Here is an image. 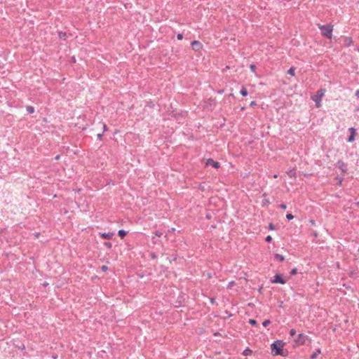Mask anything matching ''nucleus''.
<instances>
[{"instance_id": "39448f33", "label": "nucleus", "mask_w": 359, "mask_h": 359, "mask_svg": "<svg viewBox=\"0 0 359 359\" xmlns=\"http://www.w3.org/2000/svg\"><path fill=\"white\" fill-rule=\"evenodd\" d=\"M206 166H212L215 168H219L220 165L218 162L214 161L212 158H208L206 160L205 163Z\"/></svg>"}, {"instance_id": "2f4dec72", "label": "nucleus", "mask_w": 359, "mask_h": 359, "mask_svg": "<svg viewBox=\"0 0 359 359\" xmlns=\"http://www.w3.org/2000/svg\"><path fill=\"white\" fill-rule=\"evenodd\" d=\"M354 140V135L352 134L349 137H348V142H352Z\"/></svg>"}, {"instance_id": "49530a36", "label": "nucleus", "mask_w": 359, "mask_h": 359, "mask_svg": "<svg viewBox=\"0 0 359 359\" xmlns=\"http://www.w3.org/2000/svg\"><path fill=\"white\" fill-rule=\"evenodd\" d=\"M269 203V201L268 200H265V203H264V204H265V203Z\"/></svg>"}, {"instance_id": "f257e3e1", "label": "nucleus", "mask_w": 359, "mask_h": 359, "mask_svg": "<svg viewBox=\"0 0 359 359\" xmlns=\"http://www.w3.org/2000/svg\"><path fill=\"white\" fill-rule=\"evenodd\" d=\"M284 343L282 341L278 340L271 344V353L273 355H283V348Z\"/></svg>"}, {"instance_id": "8fccbe9b", "label": "nucleus", "mask_w": 359, "mask_h": 359, "mask_svg": "<svg viewBox=\"0 0 359 359\" xmlns=\"http://www.w3.org/2000/svg\"><path fill=\"white\" fill-rule=\"evenodd\" d=\"M358 251L359 252V248H358Z\"/></svg>"}, {"instance_id": "3c124183", "label": "nucleus", "mask_w": 359, "mask_h": 359, "mask_svg": "<svg viewBox=\"0 0 359 359\" xmlns=\"http://www.w3.org/2000/svg\"><path fill=\"white\" fill-rule=\"evenodd\" d=\"M358 51H359V48H358Z\"/></svg>"}, {"instance_id": "cd10ccee", "label": "nucleus", "mask_w": 359, "mask_h": 359, "mask_svg": "<svg viewBox=\"0 0 359 359\" xmlns=\"http://www.w3.org/2000/svg\"><path fill=\"white\" fill-rule=\"evenodd\" d=\"M177 38L178 40H181L183 39V35L182 34H178Z\"/></svg>"}, {"instance_id": "09e8293b", "label": "nucleus", "mask_w": 359, "mask_h": 359, "mask_svg": "<svg viewBox=\"0 0 359 359\" xmlns=\"http://www.w3.org/2000/svg\"><path fill=\"white\" fill-rule=\"evenodd\" d=\"M35 236H36V238H38L39 237V233H36Z\"/></svg>"}, {"instance_id": "5701e85b", "label": "nucleus", "mask_w": 359, "mask_h": 359, "mask_svg": "<svg viewBox=\"0 0 359 359\" xmlns=\"http://www.w3.org/2000/svg\"><path fill=\"white\" fill-rule=\"evenodd\" d=\"M286 218H287V219L290 220V219H292L294 218V216H293L292 214L288 213V214H287V215H286Z\"/></svg>"}, {"instance_id": "b1692460", "label": "nucleus", "mask_w": 359, "mask_h": 359, "mask_svg": "<svg viewBox=\"0 0 359 359\" xmlns=\"http://www.w3.org/2000/svg\"><path fill=\"white\" fill-rule=\"evenodd\" d=\"M104 245L107 248H111V243H109V242H106L104 243Z\"/></svg>"}, {"instance_id": "f3484780", "label": "nucleus", "mask_w": 359, "mask_h": 359, "mask_svg": "<svg viewBox=\"0 0 359 359\" xmlns=\"http://www.w3.org/2000/svg\"><path fill=\"white\" fill-rule=\"evenodd\" d=\"M251 353H252V350H250V348H246L243 352V354L244 355H251Z\"/></svg>"}, {"instance_id": "9d476101", "label": "nucleus", "mask_w": 359, "mask_h": 359, "mask_svg": "<svg viewBox=\"0 0 359 359\" xmlns=\"http://www.w3.org/2000/svg\"><path fill=\"white\" fill-rule=\"evenodd\" d=\"M337 165L341 170H342L343 171L346 170V165L343 161H339L337 162Z\"/></svg>"}, {"instance_id": "c03bdc74", "label": "nucleus", "mask_w": 359, "mask_h": 359, "mask_svg": "<svg viewBox=\"0 0 359 359\" xmlns=\"http://www.w3.org/2000/svg\"><path fill=\"white\" fill-rule=\"evenodd\" d=\"M43 285V286H47L48 285V283H44Z\"/></svg>"}, {"instance_id": "a19ab883", "label": "nucleus", "mask_w": 359, "mask_h": 359, "mask_svg": "<svg viewBox=\"0 0 359 359\" xmlns=\"http://www.w3.org/2000/svg\"><path fill=\"white\" fill-rule=\"evenodd\" d=\"M72 62H76V59H75L74 57H72Z\"/></svg>"}, {"instance_id": "4c0bfd02", "label": "nucleus", "mask_w": 359, "mask_h": 359, "mask_svg": "<svg viewBox=\"0 0 359 359\" xmlns=\"http://www.w3.org/2000/svg\"><path fill=\"white\" fill-rule=\"evenodd\" d=\"M356 97H359V90H357L355 92Z\"/></svg>"}, {"instance_id": "f704fd0d", "label": "nucleus", "mask_w": 359, "mask_h": 359, "mask_svg": "<svg viewBox=\"0 0 359 359\" xmlns=\"http://www.w3.org/2000/svg\"><path fill=\"white\" fill-rule=\"evenodd\" d=\"M256 104H256V102H255V101H252V102H250V107H254V106H255Z\"/></svg>"}, {"instance_id": "9b49d317", "label": "nucleus", "mask_w": 359, "mask_h": 359, "mask_svg": "<svg viewBox=\"0 0 359 359\" xmlns=\"http://www.w3.org/2000/svg\"><path fill=\"white\" fill-rule=\"evenodd\" d=\"M321 353V351L320 349H317L316 352H314L311 355V359H316L317 358V356Z\"/></svg>"}, {"instance_id": "37998d69", "label": "nucleus", "mask_w": 359, "mask_h": 359, "mask_svg": "<svg viewBox=\"0 0 359 359\" xmlns=\"http://www.w3.org/2000/svg\"><path fill=\"white\" fill-rule=\"evenodd\" d=\"M59 158H60V156L59 155L55 156V159H59Z\"/></svg>"}, {"instance_id": "58836bf2", "label": "nucleus", "mask_w": 359, "mask_h": 359, "mask_svg": "<svg viewBox=\"0 0 359 359\" xmlns=\"http://www.w3.org/2000/svg\"><path fill=\"white\" fill-rule=\"evenodd\" d=\"M310 223L312 224V225H315V222L313 220H311L310 221Z\"/></svg>"}, {"instance_id": "6ab92c4d", "label": "nucleus", "mask_w": 359, "mask_h": 359, "mask_svg": "<svg viewBox=\"0 0 359 359\" xmlns=\"http://www.w3.org/2000/svg\"><path fill=\"white\" fill-rule=\"evenodd\" d=\"M27 111L29 113V114H32L34 111V109L33 107L32 106H28L27 107Z\"/></svg>"}, {"instance_id": "de8ad7c7", "label": "nucleus", "mask_w": 359, "mask_h": 359, "mask_svg": "<svg viewBox=\"0 0 359 359\" xmlns=\"http://www.w3.org/2000/svg\"><path fill=\"white\" fill-rule=\"evenodd\" d=\"M355 205L359 206V202L356 203Z\"/></svg>"}, {"instance_id": "a18cd8bd", "label": "nucleus", "mask_w": 359, "mask_h": 359, "mask_svg": "<svg viewBox=\"0 0 359 359\" xmlns=\"http://www.w3.org/2000/svg\"><path fill=\"white\" fill-rule=\"evenodd\" d=\"M277 177H278V175L276 174L273 175V178H277Z\"/></svg>"}, {"instance_id": "a211bd4d", "label": "nucleus", "mask_w": 359, "mask_h": 359, "mask_svg": "<svg viewBox=\"0 0 359 359\" xmlns=\"http://www.w3.org/2000/svg\"><path fill=\"white\" fill-rule=\"evenodd\" d=\"M241 94L243 96H247L248 95V91L245 88L243 87L241 90Z\"/></svg>"}, {"instance_id": "f03ea898", "label": "nucleus", "mask_w": 359, "mask_h": 359, "mask_svg": "<svg viewBox=\"0 0 359 359\" xmlns=\"http://www.w3.org/2000/svg\"><path fill=\"white\" fill-rule=\"evenodd\" d=\"M319 29L321 30V33L323 36L328 39H332V33L333 31V26L330 25H318Z\"/></svg>"}, {"instance_id": "1a4fd4ad", "label": "nucleus", "mask_w": 359, "mask_h": 359, "mask_svg": "<svg viewBox=\"0 0 359 359\" xmlns=\"http://www.w3.org/2000/svg\"><path fill=\"white\" fill-rule=\"evenodd\" d=\"M344 43L346 46H350L353 44V40L351 37H345L344 38Z\"/></svg>"}, {"instance_id": "79ce46f5", "label": "nucleus", "mask_w": 359, "mask_h": 359, "mask_svg": "<svg viewBox=\"0 0 359 359\" xmlns=\"http://www.w3.org/2000/svg\"><path fill=\"white\" fill-rule=\"evenodd\" d=\"M210 302H211V303H212V304H214V302H215V299H210Z\"/></svg>"}, {"instance_id": "72a5a7b5", "label": "nucleus", "mask_w": 359, "mask_h": 359, "mask_svg": "<svg viewBox=\"0 0 359 359\" xmlns=\"http://www.w3.org/2000/svg\"><path fill=\"white\" fill-rule=\"evenodd\" d=\"M280 208L285 210L286 208V205L284 203H282L280 205Z\"/></svg>"}, {"instance_id": "393cba45", "label": "nucleus", "mask_w": 359, "mask_h": 359, "mask_svg": "<svg viewBox=\"0 0 359 359\" xmlns=\"http://www.w3.org/2000/svg\"><path fill=\"white\" fill-rule=\"evenodd\" d=\"M290 335H291V336H294V335H295V334H296V331H295V330L292 329V330L290 331Z\"/></svg>"}, {"instance_id": "c85d7f7f", "label": "nucleus", "mask_w": 359, "mask_h": 359, "mask_svg": "<svg viewBox=\"0 0 359 359\" xmlns=\"http://www.w3.org/2000/svg\"><path fill=\"white\" fill-rule=\"evenodd\" d=\"M250 69L252 71V72H255V69H256V67L255 65H251L250 67Z\"/></svg>"}, {"instance_id": "0eeeda50", "label": "nucleus", "mask_w": 359, "mask_h": 359, "mask_svg": "<svg viewBox=\"0 0 359 359\" xmlns=\"http://www.w3.org/2000/svg\"><path fill=\"white\" fill-rule=\"evenodd\" d=\"M306 339L307 336L304 335V334H299L296 340V343L297 345L304 344L306 343Z\"/></svg>"}, {"instance_id": "c9c22d12", "label": "nucleus", "mask_w": 359, "mask_h": 359, "mask_svg": "<svg viewBox=\"0 0 359 359\" xmlns=\"http://www.w3.org/2000/svg\"><path fill=\"white\" fill-rule=\"evenodd\" d=\"M102 126H103V130L105 131L107 130V126L104 123H102Z\"/></svg>"}, {"instance_id": "4468645a", "label": "nucleus", "mask_w": 359, "mask_h": 359, "mask_svg": "<svg viewBox=\"0 0 359 359\" xmlns=\"http://www.w3.org/2000/svg\"><path fill=\"white\" fill-rule=\"evenodd\" d=\"M126 233H127V232L126 231L123 230V229L119 230L118 232V236L121 238H123L126 235Z\"/></svg>"}, {"instance_id": "c756f323", "label": "nucleus", "mask_w": 359, "mask_h": 359, "mask_svg": "<svg viewBox=\"0 0 359 359\" xmlns=\"http://www.w3.org/2000/svg\"><path fill=\"white\" fill-rule=\"evenodd\" d=\"M161 235H162V233L160 232V231H157L155 232V236H156L160 237V236H161Z\"/></svg>"}, {"instance_id": "dca6fc26", "label": "nucleus", "mask_w": 359, "mask_h": 359, "mask_svg": "<svg viewBox=\"0 0 359 359\" xmlns=\"http://www.w3.org/2000/svg\"><path fill=\"white\" fill-rule=\"evenodd\" d=\"M275 258H276V259L280 260V262H283V261L285 259L284 256H283V255H279V254H276V255H275Z\"/></svg>"}, {"instance_id": "ea45409f", "label": "nucleus", "mask_w": 359, "mask_h": 359, "mask_svg": "<svg viewBox=\"0 0 359 359\" xmlns=\"http://www.w3.org/2000/svg\"><path fill=\"white\" fill-rule=\"evenodd\" d=\"M97 137L99 139H101L102 138V134H97Z\"/></svg>"}, {"instance_id": "6e6552de", "label": "nucleus", "mask_w": 359, "mask_h": 359, "mask_svg": "<svg viewBox=\"0 0 359 359\" xmlns=\"http://www.w3.org/2000/svg\"><path fill=\"white\" fill-rule=\"evenodd\" d=\"M101 235V237L104 238V239H111L113 236H114V233H111V232H108V233H102L100 234Z\"/></svg>"}, {"instance_id": "e433bc0d", "label": "nucleus", "mask_w": 359, "mask_h": 359, "mask_svg": "<svg viewBox=\"0 0 359 359\" xmlns=\"http://www.w3.org/2000/svg\"><path fill=\"white\" fill-rule=\"evenodd\" d=\"M313 235L315 237H318V233L316 231H314V232L313 233Z\"/></svg>"}, {"instance_id": "7c9ffc66", "label": "nucleus", "mask_w": 359, "mask_h": 359, "mask_svg": "<svg viewBox=\"0 0 359 359\" xmlns=\"http://www.w3.org/2000/svg\"><path fill=\"white\" fill-rule=\"evenodd\" d=\"M101 269H102V271H106L108 269V268H107V266L103 265V266L101 267Z\"/></svg>"}, {"instance_id": "a878e982", "label": "nucleus", "mask_w": 359, "mask_h": 359, "mask_svg": "<svg viewBox=\"0 0 359 359\" xmlns=\"http://www.w3.org/2000/svg\"><path fill=\"white\" fill-rule=\"evenodd\" d=\"M272 241V237L271 236H267L266 238V242H271Z\"/></svg>"}, {"instance_id": "aec40b11", "label": "nucleus", "mask_w": 359, "mask_h": 359, "mask_svg": "<svg viewBox=\"0 0 359 359\" xmlns=\"http://www.w3.org/2000/svg\"><path fill=\"white\" fill-rule=\"evenodd\" d=\"M234 285H235V282L231 281L229 283V284L227 285V288L231 289Z\"/></svg>"}, {"instance_id": "ddd939ff", "label": "nucleus", "mask_w": 359, "mask_h": 359, "mask_svg": "<svg viewBox=\"0 0 359 359\" xmlns=\"http://www.w3.org/2000/svg\"><path fill=\"white\" fill-rule=\"evenodd\" d=\"M287 174L291 177H296V172L294 170H290L287 172Z\"/></svg>"}, {"instance_id": "412c9836", "label": "nucleus", "mask_w": 359, "mask_h": 359, "mask_svg": "<svg viewBox=\"0 0 359 359\" xmlns=\"http://www.w3.org/2000/svg\"><path fill=\"white\" fill-rule=\"evenodd\" d=\"M271 323V321L269 320H266L263 322V326L264 327H266L267 325H269V324Z\"/></svg>"}, {"instance_id": "f8f14e48", "label": "nucleus", "mask_w": 359, "mask_h": 359, "mask_svg": "<svg viewBox=\"0 0 359 359\" xmlns=\"http://www.w3.org/2000/svg\"><path fill=\"white\" fill-rule=\"evenodd\" d=\"M58 36L61 39L65 40L67 37V34L65 32H60L58 33Z\"/></svg>"}, {"instance_id": "473e14b6", "label": "nucleus", "mask_w": 359, "mask_h": 359, "mask_svg": "<svg viewBox=\"0 0 359 359\" xmlns=\"http://www.w3.org/2000/svg\"><path fill=\"white\" fill-rule=\"evenodd\" d=\"M297 273V269H293L292 271H291V274L292 275H294Z\"/></svg>"}, {"instance_id": "4be33fe9", "label": "nucleus", "mask_w": 359, "mask_h": 359, "mask_svg": "<svg viewBox=\"0 0 359 359\" xmlns=\"http://www.w3.org/2000/svg\"><path fill=\"white\" fill-rule=\"evenodd\" d=\"M249 323L251 324L252 325H255L257 324V321L254 319H250Z\"/></svg>"}, {"instance_id": "423d86ee", "label": "nucleus", "mask_w": 359, "mask_h": 359, "mask_svg": "<svg viewBox=\"0 0 359 359\" xmlns=\"http://www.w3.org/2000/svg\"><path fill=\"white\" fill-rule=\"evenodd\" d=\"M191 46L194 50L198 51L203 48V44L199 41H194L191 42Z\"/></svg>"}, {"instance_id": "bb28decb", "label": "nucleus", "mask_w": 359, "mask_h": 359, "mask_svg": "<svg viewBox=\"0 0 359 359\" xmlns=\"http://www.w3.org/2000/svg\"><path fill=\"white\" fill-rule=\"evenodd\" d=\"M269 229L270 230H274V229H275V227H274L273 224L271 223V224H269Z\"/></svg>"}, {"instance_id": "2eb2a0df", "label": "nucleus", "mask_w": 359, "mask_h": 359, "mask_svg": "<svg viewBox=\"0 0 359 359\" xmlns=\"http://www.w3.org/2000/svg\"><path fill=\"white\" fill-rule=\"evenodd\" d=\"M294 72H295V68H294V67H290V68L289 69V70L287 71V73H288L290 75H291V76H294L295 75Z\"/></svg>"}, {"instance_id": "7ed1b4c3", "label": "nucleus", "mask_w": 359, "mask_h": 359, "mask_svg": "<svg viewBox=\"0 0 359 359\" xmlns=\"http://www.w3.org/2000/svg\"><path fill=\"white\" fill-rule=\"evenodd\" d=\"M325 93V89L319 90L316 95L312 97V100L316 102V107L319 108L321 106V99Z\"/></svg>"}, {"instance_id": "20e7f679", "label": "nucleus", "mask_w": 359, "mask_h": 359, "mask_svg": "<svg viewBox=\"0 0 359 359\" xmlns=\"http://www.w3.org/2000/svg\"><path fill=\"white\" fill-rule=\"evenodd\" d=\"M273 283H280V284H285L286 283V280L283 279L282 276L280 274H276L274 276V278L273 280H271Z\"/></svg>"}]
</instances>
